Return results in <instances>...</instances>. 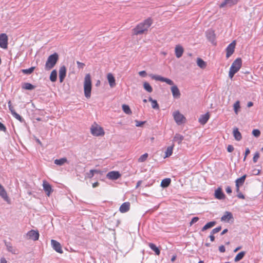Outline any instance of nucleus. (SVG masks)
I'll use <instances>...</instances> for the list:
<instances>
[{"mask_svg":"<svg viewBox=\"0 0 263 263\" xmlns=\"http://www.w3.org/2000/svg\"><path fill=\"white\" fill-rule=\"evenodd\" d=\"M152 24V21L151 18H147L143 22L138 24L136 28L133 29V33L135 35H139L144 33L147 31L149 27Z\"/></svg>","mask_w":263,"mask_h":263,"instance_id":"f257e3e1","label":"nucleus"},{"mask_svg":"<svg viewBox=\"0 0 263 263\" xmlns=\"http://www.w3.org/2000/svg\"><path fill=\"white\" fill-rule=\"evenodd\" d=\"M242 66V60L240 58H237L232 64L229 72V77L232 79L234 74L237 73Z\"/></svg>","mask_w":263,"mask_h":263,"instance_id":"f03ea898","label":"nucleus"},{"mask_svg":"<svg viewBox=\"0 0 263 263\" xmlns=\"http://www.w3.org/2000/svg\"><path fill=\"white\" fill-rule=\"evenodd\" d=\"M84 90L85 97L87 98H89L91 96V81L89 74H87L85 77Z\"/></svg>","mask_w":263,"mask_h":263,"instance_id":"7ed1b4c3","label":"nucleus"},{"mask_svg":"<svg viewBox=\"0 0 263 263\" xmlns=\"http://www.w3.org/2000/svg\"><path fill=\"white\" fill-rule=\"evenodd\" d=\"M58 59L59 55L57 53H54L49 55L45 65V70H49L51 69L55 65Z\"/></svg>","mask_w":263,"mask_h":263,"instance_id":"20e7f679","label":"nucleus"},{"mask_svg":"<svg viewBox=\"0 0 263 263\" xmlns=\"http://www.w3.org/2000/svg\"><path fill=\"white\" fill-rule=\"evenodd\" d=\"M91 134L94 136H100L104 135V132L101 126L95 124L90 128Z\"/></svg>","mask_w":263,"mask_h":263,"instance_id":"39448f33","label":"nucleus"},{"mask_svg":"<svg viewBox=\"0 0 263 263\" xmlns=\"http://www.w3.org/2000/svg\"><path fill=\"white\" fill-rule=\"evenodd\" d=\"M173 116L175 121L178 125H181L185 122V118L179 111H175L173 114Z\"/></svg>","mask_w":263,"mask_h":263,"instance_id":"423d86ee","label":"nucleus"},{"mask_svg":"<svg viewBox=\"0 0 263 263\" xmlns=\"http://www.w3.org/2000/svg\"><path fill=\"white\" fill-rule=\"evenodd\" d=\"M0 47L3 49L7 48L8 36L5 33L0 34Z\"/></svg>","mask_w":263,"mask_h":263,"instance_id":"0eeeda50","label":"nucleus"},{"mask_svg":"<svg viewBox=\"0 0 263 263\" xmlns=\"http://www.w3.org/2000/svg\"><path fill=\"white\" fill-rule=\"evenodd\" d=\"M236 43L235 41H233L230 43L226 48V57L229 58L234 52Z\"/></svg>","mask_w":263,"mask_h":263,"instance_id":"6e6552de","label":"nucleus"},{"mask_svg":"<svg viewBox=\"0 0 263 263\" xmlns=\"http://www.w3.org/2000/svg\"><path fill=\"white\" fill-rule=\"evenodd\" d=\"M27 236L28 239H32L33 240H37L39 239V233L38 231L34 230H30L27 233Z\"/></svg>","mask_w":263,"mask_h":263,"instance_id":"1a4fd4ad","label":"nucleus"},{"mask_svg":"<svg viewBox=\"0 0 263 263\" xmlns=\"http://www.w3.org/2000/svg\"><path fill=\"white\" fill-rule=\"evenodd\" d=\"M0 196L8 203H10V199L4 187L0 184Z\"/></svg>","mask_w":263,"mask_h":263,"instance_id":"9d476101","label":"nucleus"},{"mask_svg":"<svg viewBox=\"0 0 263 263\" xmlns=\"http://www.w3.org/2000/svg\"><path fill=\"white\" fill-rule=\"evenodd\" d=\"M207 39L213 44H216L215 43V34L213 30H208L205 32Z\"/></svg>","mask_w":263,"mask_h":263,"instance_id":"9b49d317","label":"nucleus"},{"mask_svg":"<svg viewBox=\"0 0 263 263\" xmlns=\"http://www.w3.org/2000/svg\"><path fill=\"white\" fill-rule=\"evenodd\" d=\"M51 245L53 249L57 252L62 253L63 252L61 244L57 241L52 239Z\"/></svg>","mask_w":263,"mask_h":263,"instance_id":"f8f14e48","label":"nucleus"},{"mask_svg":"<svg viewBox=\"0 0 263 263\" xmlns=\"http://www.w3.org/2000/svg\"><path fill=\"white\" fill-rule=\"evenodd\" d=\"M121 176V174L118 171H111L108 172L106 177L110 180H117Z\"/></svg>","mask_w":263,"mask_h":263,"instance_id":"ddd939ff","label":"nucleus"},{"mask_svg":"<svg viewBox=\"0 0 263 263\" xmlns=\"http://www.w3.org/2000/svg\"><path fill=\"white\" fill-rule=\"evenodd\" d=\"M171 90L172 93L173 97L175 99H179L181 96L180 90L176 85H173L171 87Z\"/></svg>","mask_w":263,"mask_h":263,"instance_id":"4468645a","label":"nucleus"},{"mask_svg":"<svg viewBox=\"0 0 263 263\" xmlns=\"http://www.w3.org/2000/svg\"><path fill=\"white\" fill-rule=\"evenodd\" d=\"M43 187L47 196H49L53 190L51 186L46 181L44 180L43 182Z\"/></svg>","mask_w":263,"mask_h":263,"instance_id":"2eb2a0df","label":"nucleus"},{"mask_svg":"<svg viewBox=\"0 0 263 263\" xmlns=\"http://www.w3.org/2000/svg\"><path fill=\"white\" fill-rule=\"evenodd\" d=\"M214 195L215 198L219 200L224 199L226 197V196L222 192V189L221 187H218L215 190Z\"/></svg>","mask_w":263,"mask_h":263,"instance_id":"dca6fc26","label":"nucleus"},{"mask_svg":"<svg viewBox=\"0 0 263 263\" xmlns=\"http://www.w3.org/2000/svg\"><path fill=\"white\" fill-rule=\"evenodd\" d=\"M237 3V0H224L222 2L219 7L220 8H223L225 6L231 7L232 6L236 4Z\"/></svg>","mask_w":263,"mask_h":263,"instance_id":"f3484780","label":"nucleus"},{"mask_svg":"<svg viewBox=\"0 0 263 263\" xmlns=\"http://www.w3.org/2000/svg\"><path fill=\"white\" fill-rule=\"evenodd\" d=\"M66 68L65 66H62L60 67L59 70V79L60 83L63 82L64 78L66 77Z\"/></svg>","mask_w":263,"mask_h":263,"instance_id":"a211bd4d","label":"nucleus"},{"mask_svg":"<svg viewBox=\"0 0 263 263\" xmlns=\"http://www.w3.org/2000/svg\"><path fill=\"white\" fill-rule=\"evenodd\" d=\"M231 219H233V215L231 212L228 211L226 212L221 218V221L227 222H229Z\"/></svg>","mask_w":263,"mask_h":263,"instance_id":"6ab92c4d","label":"nucleus"},{"mask_svg":"<svg viewBox=\"0 0 263 263\" xmlns=\"http://www.w3.org/2000/svg\"><path fill=\"white\" fill-rule=\"evenodd\" d=\"M209 118H210L209 113L207 112L204 115H201L200 118H199L198 121L201 124L204 125L208 122Z\"/></svg>","mask_w":263,"mask_h":263,"instance_id":"aec40b11","label":"nucleus"},{"mask_svg":"<svg viewBox=\"0 0 263 263\" xmlns=\"http://www.w3.org/2000/svg\"><path fill=\"white\" fill-rule=\"evenodd\" d=\"M5 246L6 247L7 250L8 252H11L14 254H16V250L12 246L11 242L5 241Z\"/></svg>","mask_w":263,"mask_h":263,"instance_id":"412c9836","label":"nucleus"},{"mask_svg":"<svg viewBox=\"0 0 263 263\" xmlns=\"http://www.w3.org/2000/svg\"><path fill=\"white\" fill-rule=\"evenodd\" d=\"M183 48L180 45H177L175 47V55L177 58H180L183 53Z\"/></svg>","mask_w":263,"mask_h":263,"instance_id":"4be33fe9","label":"nucleus"},{"mask_svg":"<svg viewBox=\"0 0 263 263\" xmlns=\"http://www.w3.org/2000/svg\"><path fill=\"white\" fill-rule=\"evenodd\" d=\"M107 80L108 81L109 86L111 87H114L116 85L115 79L112 74L109 73L107 76Z\"/></svg>","mask_w":263,"mask_h":263,"instance_id":"5701e85b","label":"nucleus"},{"mask_svg":"<svg viewBox=\"0 0 263 263\" xmlns=\"http://www.w3.org/2000/svg\"><path fill=\"white\" fill-rule=\"evenodd\" d=\"M129 206L130 204L129 202H124L120 206L119 211L122 213H125L129 210Z\"/></svg>","mask_w":263,"mask_h":263,"instance_id":"b1692460","label":"nucleus"},{"mask_svg":"<svg viewBox=\"0 0 263 263\" xmlns=\"http://www.w3.org/2000/svg\"><path fill=\"white\" fill-rule=\"evenodd\" d=\"M216 224V222L215 221H210L205 224L203 227L201 229V231H205L208 229H211L215 226Z\"/></svg>","mask_w":263,"mask_h":263,"instance_id":"393cba45","label":"nucleus"},{"mask_svg":"<svg viewBox=\"0 0 263 263\" xmlns=\"http://www.w3.org/2000/svg\"><path fill=\"white\" fill-rule=\"evenodd\" d=\"M233 136L235 139L237 141H239L242 139L241 134L237 128H235L233 129Z\"/></svg>","mask_w":263,"mask_h":263,"instance_id":"a878e982","label":"nucleus"},{"mask_svg":"<svg viewBox=\"0 0 263 263\" xmlns=\"http://www.w3.org/2000/svg\"><path fill=\"white\" fill-rule=\"evenodd\" d=\"M246 177L247 175H244L240 178L237 179L235 181L236 186H242L245 181Z\"/></svg>","mask_w":263,"mask_h":263,"instance_id":"bb28decb","label":"nucleus"},{"mask_svg":"<svg viewBox=\"0 0 263 263\" xmlns=\"http://www.w3.org/2000/svg\"><path fill=\"white\" fill-rule=\"evenodd\" d=\"M197 64L200 68L202 69L205 68L206 66V64L205 62H204L202 59L199 58H197Z\"/></svg>","mask_w":263,"mask_h":263,"instance_id":"cd10ccee","label":"nucleus"},{"mask_svg":"<svg viewBox=\"0 0 263 263\" xmlns=\"http://www.w3.org/2000/svg\"><path fill=\"white\" fill-rule=\"evenodd\" d=\"M67 162V159L66 158H62L59 159H55L54 163L58 165L61 166Z\"/></svg>","mask_w":263,"mask_h":263,"instance_id":"c85d7f7f","label":"nucleus"},{"mask_svg":"<svg viewBox=\"0 0 263 263\" xmlns=\"http://www.w3.org/2000/svg\"><path fill=\"white\" fill-rule=\"evenodd\" d=\"M174 146V145L172 144L167 147L166 151H165V158L168 157L172 155Z\"/></svg>","mask_w":263,"mask_h":263,"instance_id":"c756f323","label":"nucleus"},{"mask_svg":"<svg viewBox=\"0 0 263 263\" xmlns=\"http://www.w3.org/2000/svg\"><path fill=\"white\" fill-rule=\"evenodd\" d=\"M184 139V137L179 134H176L174 138V141L177 142L178 144H180Z\"/></svg>","mask_w":263,"mask_h":263,"instance_id":"7c9ffc66","label":"nucleus"},{"mask_svg":"<svg viewBox=\"0 0 263 263\" xmlns=\"http://www.w3.org/2000/svg\"><path fill=\"white\" fill-rule=\"evenodd\" d=\"M35 87V86L33 85L31 83H24L22 86V88L23 89H26V90H33Z\"/></svg>","mask_w":263,"mask_h":263,"instance_id":"2f4dec72","label":"nucleus"},{"mask_svg":"<svg viewBox=\"0 0 263 263\" xmlns=\"http://www.w3.org/2000/svg\"><path fill=\"white\" fill-rule=\"evenodd\" d=\"M57 79V72L56 70H53L50 76V80L51 82H54Z\"/></svg>","mask_w":263,"mask_h":263,"instance_id":"473e14b6","label":"nucleus"},{"mask_svg":"<svg viewBox=\"0 0 263 263\" xmlns=\"http://www.w3.org/2000/svg\"><path fill=\"white\" fill-rule=\"evenodd\" d=\"M148 246L149 248L155 252L156 255H159L160 254V250L155 245L152 243H149Z\"/></svg>","mask_w":263,"mask_h":263,"instance_id":"72a5a7b5","label":"nucleus"},{"mask_svg":"<svg viewBox=\"0 0 263 263\" xmlns=\"http://www.w3.org/2000/svg\"><path fill=\"white\" fill-rule=\"evenodd\" d=\"M246 253L244 251H241L239 252L238 254H237V255L235 256L234 258L235 261H238L242 259V258L244 257Z\"/></svg>","mask_w":263,"mask_h":263,"instance_id":"f704fd0d","label":"nucleus"},{"mask_svg":"<svg viewBox=\"0 0 263 263\" xmlns=\"http://www.w3.org/2000/svg\"><path fill=\"white\" fill-rule=\"evenodd\" d=\"M143 87L144 89L148 92H152L153 91L152 87H151L150 84L147 82H144Z\"/></svg>","mask_w":263,"mask_h":263,"instance_id":"c9c22d12","label":"nucleus"},{"mask_svg":"<svg viewBox=\"0 0 263 263\" xmlns=\"http://www.w3.org/2000/svg\"><path fill=\"white\" fill-rule=\"evenodd\" d=\"M150 77L152 79L155 80L156 81H160L162 82H164V77H161L158 75H155V74H151Z\"/></svg>","mask_w":263,"mask_h":263,"instance_id":"e433bc0d","label":"nucleus"},{"mask_svg":"<svg viewBox=\"0 0 263 263\" xmlns=\"http://www.w3.org/2000/svg\"><path fill=\"white\" fill-rule=\"evenodd\" d=\"M122 109L123 110V111L127 114V115H130L132 114V111L129 107L128 105H126V104H123L122 106Z\"/></svg>","mask_w":263,"mask_h":263,"instance_id":"4c0bfd02","label":"nucleus"},{"mask_svg":"<svg viewBox=\"0 0 263 263\" xmlns=\"http://www.w3.org/2000/svg\"><path fill=\"white\" fill-rule=\"evenodd\" d=\"M34 69H35L34 67H30V68H29L28 69H22V71L24 74H31V73L33 72V71H34Z\"/></svg>","mask_w":263,"mask_h":263,"instance_id":"58836bf2","label":"nucleus"},{"mask_svg":"<svg viewBox=\"0 0 263 263\" xmlns=\"http://www.w3.org/2000/svg\"><path fill=\"white\" fill-rule=\"evenodd\" d=\"M234 107V110L235 113L237 115L238 113V110L240 108V102L239 101H237L233 105Z\"/></svg>","mask_w":263,"mask_h":263,"instance_id":"ea45409f","label":"nucleus"},{"mask_svg":"<svg viewBox=\"0 0 263 263\" xmlns=\"http://www.w3.org/2000/svg\"><path fill=\"white\" fill-rule=\"evenodd\" d=\"M12 115L17 120H19L20 122H22L24 121V119L23 118L18 115L17 113H16L15 111H12Z\"/></svg>","mask_w":263,"mask_h":263,"instance_id":"a19ab883","label":"nucleus"},{"mask_svg":"<svg viewBox=\"0 0 263 263\" xmlns=\"http://www.w3.org/2000/svg\"><path fill=\"white\" fill-rule=\"evenodd\" d=\"M148 154L145 153L142 156H141L138 159V162H143L146 161L148 157Z\"/></svg>","mask_w":263,"mask_h":263,"instance_id":"79ce46f5","label":"nucleus"},{"mask_svg":"<svg viewBox=\"0 0 263 263\" xmlns=\"http://www.w3.org/2000/svg\"><path fill=\"white\" fill-rule=\"evenodd\" d=\"M252 134L254 137L257 138L260 136V132L259 129H255L253 130Z\"/></svg>","mask_w":263,"mask_h":263,"instance_id":"37998d69","label":"nucleus"},{"mask_svg":"<svg viewBox=\"0 0 263 263\" xmlns=\"http://www.w3.org/2000/svg\"><path fill=\"white\" fill-rule=\"evenodd\" d=\"M94 176V174L93 173H92V171L91 170H90V171L88 173H86L85 174V177L86 178H91L92 177H93V176Z\"/></svg>","mask_w":263,"mask_h":263,"instance_id":"c03bdc74","label":"nucleus"},{"mask_svg":"<svg viewBox=\"0 0 263 263\" xmlns=\"http://www.w3.org/2000/svg\"><path fill=\"white\" fill-rule=\"evenodd\" d=\"M259 158V154L258 152H256L255 154H254V156L253 158V161L254 162V163H256L258 158Z\"/></svg>","mask_w":263,"mask_h":263,"instance_id":"a18cd8bd","label":"nucleus"},{"mask_svg":"<svg viewBox=\"0 0 263 263\" xmlns=\"http://www.w3.org/2000/svg\"><path fill=\"white\" fill-rule=\"evenodd\" d=\"M135 122H136V126L137 127H141L145 123L144 121H138V120H135Z\"/></svg>","mask_w":263,"mask_h":263,"instance_id":"49530a36","label":"nucleus"},{"mask_svg":"<svg viewBox=\"0 0 263 263\" xmlns=\"http://www.w3.org/2000/svg\"><path fill=\"white\" fill-rule=\"evenodd\" d=\"M152 106L154 109L158 108V104L156 100L153 101L152 102Z\"/></svg>","mask_w":263,"mask_h":263,"instance_id":"de8ad7c7","label":"nucleus"},{"mask_svg":"<svg viewBox=\"0 0 263 263\" xmlns=\"http://www.w3.org/2000/svg\"><path fill=\"white\" fill-rule=\"evenodd\" d=\"M199 220V218L198 217H194L192 219L190 223V226H192L193 224L197 222Z\"/></svg>","mask_w":263,"mask_h":263,"instance_id":"09e8293b","label":"nucleus"},{"mask_svg":"<svg viewBox=\"0 0 263 263\" xmlns=\"http://www.w3.org/2000/svg\"><path fill=\"white\" fill-rule=\"evenodd\" d=\"M221 230V226L218 227L214 228V229L212 230V233L216 234V233L219 232Z\"/></svg>","mask_w":263,"mask_h":263,"instance_id":"8fccbe9b","label":"nucleus"},{"mask_svg":"<svg viewBox=\"0 0 263 263\" xmlns=\"http://www.w3.org/2000/svg\"><path fill=\"white\" fill-rule=\"evenodd\" d=\"M165 83L170 85H174L173 81L167 78H165Z\"/></svg>","mask_w":263,"mask_h":263,"instance_id":"3c124183","label":"nucleus"},{"mask_svg":"<svg viewBox=\"0 0 263 263\" xmlns=\"http://www.w3.org/2000/svg\"><path fill=\"white\" fill-rule=\"evenodd\" d=\"M234 147L232 145H229L227 147V151L229 153H231L233 151Z\"/></svg>","mask_w":263,"mask_h":263,"instance_id":"603ef678","label":"nucleus"},{"mask_svg":"<svg viewBox=\"0 0 263 263\" xmlns=\"http://www.w3.org/2000/svg\"><path fill=\"white\" fill-rule=\"evenodd\" d=\"M0 130L3 131V132H5L6 130V128L5 126L3 124H2L1 122H0Z\"/></svg>","mask_w":263,"mask_h":263,"instance_id":"864d4df0","label":"nucleus"},{"mask_svg":"<svg viewBox=\"0 0 263 263\" xmlns=\"http://www.w3.org/2000/svg\"><path fill=\"white\" fill-rule=\"evenodd\" d=\"M171 182V179L170 178H165V187L169 186Z\"/></svg>","mask_w":263,"mask_h":263,"instance_id":"5fc2aeb1","label":"nucleus"},{"mask_svg":"<svg viewBox=\"0 0 263 263\" xmlns=\"http://www.w3.org/2000/svg\"><path fill=\"white\" fill-rule=\"evenodd\" d=\"M219 251L221 252V253H223L225 252L226 251V249H225V247L223 245H221L219 247Z\"/></svg>","mask_w":263,"mask_h":263,"instance_id":"6e6d98bb","label":"nucleus"},{"mask_svg":"<svg viewBox=\"0 0 263 263\" xmlns=\"http://www.w3.org/2000/svg\"><path fill=\"white\" fill-rule=\"evenodd\" d=\"M139 74L142 77H145L146 76V72L145 71H141L139 72Z\"/></svg>","mask_w":263,"mask_h":263,"instance_id":"4d7b16f0","label":"nucleus"},{"mask_svg":"<svg viewBox=\"0 0 263 263\" xmlns=\"http://www.w3.org/2000/svg\"><path fill=\"white\" fill-rule=\"evenodd\" d=\"M226 191L228 194H230L232 193V189L230 186H228L226 189Z\"/></svg>","mask_w":263,"mask_h":263,"instance_id":"13d9d810","label":"nucleus"},{"mask_svg":"<svg viewBox=\"0 0 263 263\" xmlns=\"http://www.w3.org/2000/svg\"><path fill=\"white\" fill-rule=\"evenodd\" d=\"M8 106H9V110H10L11 114H12V111H15V110H14L13 107L11 106L10 101H9L8 103Z\"/></svg>","mask_w":263,"mask_h":263,"instance_id":"bf43d9fd","label":"nucleus"},{"mask_svg":"<svg viewBox=\"0 0 263 263\" xmlns=\"http://www.w3.org/2000/svg\"><path fill=\"white\" fill-rule=\"evenodd\" d=\"M237 197L240 199H245V196L241 193H239Z\"/></svg>","mask_w":263,"mask_h":263,"instance_id":"052dcab7","label":"nucleus"},{"mask_svg":"<svg viewBox=\"0 0 263 263\" xmlns=\"http://www.w3.org/2000/svg\"><path fill=\"white\" fill-rule=\"evenodd\" d=\"M250 153V151L249 148H247L246 149L245 155H246V156H247Z\"/></svg>","mask_w":263,"mask_h":263,"instance_id":"680f3d73","label":"nucleus"},{"mask_svg":"<svg viewBox=\"0 0 263 263\" xmlns=\"http://www.w3.org/2000/svg\"><path fill=\"white\" fill-rule=\"evenodd\" d=\"M0 263H7L6 259L4 257H2L1 258Z\"/></svg>","mask_w":263,"mask_h":263,"instance_id":"e2e57ef3","label":"nucleus"},{"mask_svg":"<svg viewBox=\"0 0 263 263\" xmlns=\"http://www.w3.org/2000/svg\"><path fill=\"white\" fill-rule=\"evenodd\" d=\"M209 237H210V240L211 241H214L215 240V237L214 235H210L209 236Z\"/></svg>","mask_w":263,"mask_h":263,"instance_id":"0e129e2a","label":"nucleus"},{"mask_svg":"<svg viewBox=\"0 0 263 263\" xmlns=\"http://www.w3.org/2000/svg\"><path fill=\"white\" fill-rule=\"evenodd\" d=\"M77 64L79 67H82L84 66V64L82 63L79 61L77 62Z\"/></svg>","mask_w":263,"mask_h":263,"instance_id":"69168bd1","label":"nucleus"},{"mask_svg":"<svg viewBox=\"0 0 263 263\" xmlns=\"http://www.w3.org/2000/svg\"><path fill=\"white\" fill-rule=\"evenodd\" d=\"M99 185V183L98 182H95L92 184V187L93 188L96 187Z\"/></svg>","mask_w":263,"mask_h":263,"instance_id":"338daca9","label":"nucleus"},{"mask_svg":"<svg viewBox=\"0 0 263 263\" xmlns=\"http://www.w3.org/2000/svg\"><path fill=\"white\" fill-rule=\"evenodd\" d=\"M253 105V103L252 102H249L247 104L248 107H250Z\"/></svg>","mask_w":263,"mask_h":263,"instance_id":"774afa93","label":"nucleus"}]
</instances>
